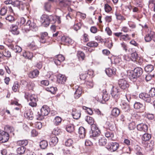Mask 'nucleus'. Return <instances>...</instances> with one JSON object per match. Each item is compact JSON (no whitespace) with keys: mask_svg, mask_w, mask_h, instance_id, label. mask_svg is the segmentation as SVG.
Returning a JSON list of instances; mask_svg holds the SVG:
<instances>
[{"mask_svg":"<svg viewBox=\"0 0 155 155\" xmlns=\"http://www.w3.org/2000/svg\"><path fill=\"white\" fill-rule=\"evenodd\" d=\"M49 109L48 107L46 105H44L41 108L40 113L39 112L38 113L37 119L38 120H41L43 118L44 116H46L48 114L49 112Z\"/></svg>","mask_w":155,"mask_h":155,"instance_id":"1","label":"nucleus"},{"mask_svg":"<svg viewBox=\"0 0 155 155\" xmlns=\"http://www.w3.org/2000/svg\"><path fill=\"white\" fill-rule=\"evenodd\" d=\"M143 73V70L140 67H137L134 68L133 73L132 75L133 78H136L140 77Z\"/></svg>","mask_w":155,"mask_h":155,"instance_id":"2","label":"nucleus"},{"mask_svg":"<svg viewBox=\"0 0 155 155\" xmlns=\"http://www.w3.org/2000/svg\"><path fill=\"white\" fill-rule=\"evenodd\" d=\"M91 136L93 137H97L100 134V131L97 124H92L91 127Z\"/></svg>","mask_w":155,"mask_h":155,"instance_id":"3","label":"nucleus"},{"mask_svg":"<svg viewBox=\"0 0 155 155\" xmlns=\"http://www.w3.org/2000/svg\"><path fill=\"white\" fill-rule=\"evenodd\" d=\"M26 26L29 27V29L28 28H27L33 31H36L38 30V28L33 21H32L30 20H28L26 24Z\"/></svg>","mask_w":155,"mask_h":155,"instance_id":"4","label":"nucleus"},{"mask_svg":"<svg viewBox=\"0 0 155 155\" xmlns=\"http://www.w3.org/2000/svg\"><path fill=\"white\" fill-rule=\"evenodd\" d=\"M9 138V134L6 131H3L0 133V142L5 143L7 142Z\"/></svg>","mask_w":155,"mask_h":155,"instance_id":"5","label":"nucleus"},{"mask_svg":"<svg viewBox=\"0 0 155 155\" xmlns=\"http://www.w3.org/2000/svg\"><path fill=\"white\" fill-rule=\"evenodd\" d=\"M118 84L120 87L123 89L128 88L129 86V83L124 79H119Z\"/></svg>","mask_w":155,"mask_h":155,"instance_id":"6","label":"nucleus"},{"mask_svg":"<svg viewBox=\"0 0 155 155\" xmlns=\"http://www.w3.org/2000/svg\"><path fill=\"white\" fill-rule=\"evenodd\" d=\"M64 60L65 58L64 56L62 54H59L55 56L53 59V61L57 65H59Z\"/></svg>","mask_w":155,"mask_h":155,"instance_id":"7","label":"nucleus"},{"mask_svg":"<svg viewBox=\"0 0 155 155\" xmlns=\"http://www.w3.org/2000/svg\"><path fill=\"white\" fill-rule=\"evenodd\" d=\"M119 146V145L117 143L111 142L108 144V145L107 146L106 148L110 150L114 151L118 148Z\"/></svg>","mask_w":155,"mask_h":155,"instance_id":"8","label":"nucleus"},{"mask_svg":"<svg viewBox=\"0 0 155 155\" xmlns=\"http://www.w3.org/2000/svg\"><path fill=\"white\" fill-rule=\"evenodd\" d=\"M119 89L116 87H113L111 91L112 96L117 100L119 97Z\"/></svg>","mask_w":155,"mask_h":155,"instance_id":"9","label":"nucleus"},{"mask_svg":"<svg viewBox=\"0 0 155 155\" xmlns=\"http://www.w3.org/2000/svg\"><path fill=\"white\" fill-rule=\"evenodd\" d=\"M139 97L140 99L148 103L152 101V98L150 95L146 93H140L139 95Z\"/></svg>","mask_w":155,"mask_h":155,"instance_id":"10","label":"nucleus"},{"mask_svg":"<svg viewBox=\"0 0 155 155\" xmlns=\"http://www.w3.org/2000/svg\"><path fill=\"white\" fill-rule=\"evenodd\" d=\"M41 19L43 25L45 26H47L49 25V16L46 15H43L41 17Z\"/></svg>","mask_w":155,"mask_h":155,"instance_id":"11","label":"nucleus"},{"mask_svg":"<svg viewBox=\"0 0 155 155\" xmlns=\"http://www.w3.org/2000/svg\"><path fill=\"white\" fill-rule=\"evenodd\" d=\"M30 102L29 103V105L32 107H35L37 106L36 102L38 101V99L36 96L34 94H32L30 96Z\"/></svg>","mask_w":155,"mask_h":155,"instance_id":"12","label":"nucleus"},{"mask_svg":"<svg viewBox=\"0 0 155 155\" xmlns=\"http://www.w3.org/2000/svg\"><path fill=\"white\" fill-rule=\"evenodd\" d=\"M72 115L74 119H78L81 117V111L79 110H77L75 108H73L72 109Z\"/></svg>","mask_w":155,"mask_h":155,"instance_id":"13","label":"nucleus"},{"mask_svg":"<svg viewBox=\"0 0 155 155\" xmlns=\"http://www.w3.org/2000/svg\"><path fill=\"white\" fill-rule=\"evenodd\" d=\"M137 129L141 131L146 132L148 130V127L146 124L143 123L138 124L137 126Z\"/></svg>","mask_w":155,"mask_h":155,"instance_id":"14","label":"nucleus"},{"mask_svg":"<svg viewBox=\"0 0 155 155\" xmlns=\"http://www.w3.org/2000/svg\"><path fill=\"white\" fill-rule=\"evenodd\" d=\"M50 23L51 22L52 24L55 23L57 22L58 24H60L61 23V20L60 17L59 16H52V15H49Z\"/></svg>","mask_w":155,"mask_h":155,"instance_id":"15","label":"nucleus"},{"mask_svg":"<svg viewBox=\"0 0 155 155\" xmlns=\"http://www.w3.org/2000/svg\"><path fill=\"white\" fill-rule=\"evenodd\" d=\"M26 149L24 146H22L18 147L17 150V151L18 153L20 154H22L24 153L25 152V154L26 155H29L28 153H30V151L27 150L25 151Z\"/></svg>","mask_w":155,"mask_h":155,"instance_id":"16","label":"nucleus"},{"mask_svg":"<svg viewBox=\"0 0 155 155\" xmlns=\"http://www.w3.org/2000/svg\"><path fill=\"white\" fill-rule=\"evenodd\" d=\"M105 71L109 77H111L116 74V69L112 68H106Z\"/></svg>","mask_w":155,"mask_h":155,"instance_id":"17","label":"nucleus"},{"mask_svg":"<svg viewBox=\"0 0 155 155\" xmlns=\"http://www.w3.org/2000/svg\"><path fill=\"white\" fill-rule=\"evenodd\" d=\"M61 41L65 43L66 44H71L73 42V41L70 37L66 36H64L61 38Z\"/></svg>","mask_w":155,"mask_h":155,"instance_id":"18","label":"nucleus"},{"mask_svg":"<svg viewBox=\"0 0 155 155\" xmlns=\"http://www.w3.org/2000/svg\"><path fill=\"white\" fill-rule=\"evenodd\" d=\"M66 77L64 75L59 74L58 76L57 81L59 83L64 84L66 81Z\"/></svg>","mask_w":155,"mask_h":155,"instance_id":"19","label":"nucleus"},{"mask_svg":"<svg viewBox=\"0 0 155 155\" xmlns=\"http://www.w3.org/2000/svg\"><path fill=\"white\" fill-rule=\"evenodd\" d=\"M154 35V33L151 31L146 34L144 38L145 41L147 42L151 41L153 39Z\"/></svg>","mask_w":155,"mask_h":155,"instance_id":"20","label":"nucleus"},{"mask_svg":"<svg viewBox=\"0 0 155 155\" xmlns=\"http://www.w3.org/2000/svg\"><path fill=\"white\" fill-rule=\"evenodd\" d=\"M24 115L25 117L27 119L31 120L33 118V113L30 110H28L25 111Z\"/></svg>","mask_w":155,"mask_h":155,"instance_id":"21","label":"nucleus"},{"mask_svg":"<svg viewBox=\"0 0 155 155\" xmlns=\"http://www.w3.org/2000/svg\"><path fill=\"white\" fill-rule=\"evenodd\" d=\"M78 133L81 138H84L86 135L85 130L83 127H81L78 129Z\"/></svg>","mask_w":155,"mask_h":155,"instance_id":"22","label":"nucleus"},{"mask_svg":"<svg viewBox=\"0 0 155 155\" xmlns=\"http://www.w3.org/2000/svg\"><path fill=\"white\" fill-rule=\"evenodd\" d=\"M39 71L35 69L31 72L28 74L29 77L31 78H35L37 77L39 74Z\"/></svg>","mask_w":155,"mask_h":155,"instance_id":"23","label":"nucleus"},{"mask_svg":"<svg viewBox=\"0 0 155 155\" xmlns=\"http://www.w3.org/2000/svg\"><path fill=\"white\" fill-rule=\"evenodd\" d=\"M75 89H76V91L74 94H78V96L77 95L76 96V94H75L74 95V96L75 99H78L81 95L82 93V89L81 87H79L78 86L76 87Z\"/></svg>","mask_w":155,"mask_h":155,"instance_id":"24","label":"nucleus"},{"mask_svg":"<svg viewBox=\"0 0 155 155\" xmlns=\"http://www.w3.org/2000/svg\"><path fill=\"white\" fill-rule=\"evenodd\" d=\"M71 4V2L68 0H63L60 1L59 3V5L62 7H65Z\"/></svg>","mask_w":155,"mask_h":155,"instance_id":"25","label":"nucleus"},{"mask_svg":"<svg viewBox=\"0 0 155 155\" xmlns=\"http://www.w3.org/2000/svg\"><path fill=\"white\" fill-rule=\"evenodd\" d=\"M120 114V110L116 107L114 108L111 112V114L115 117H117Z\"/></svg>","mask_w":155,"mask_h":155,"instance_id":"26","label":"nucleus"},{"mask_svg":"<svg viewBox=\"0 0 155 155\" xmlns=\"http://www.w3.org/2000/svg\"><path fill=\"white\" fill-rule=\"evenodd\" d=\"M48 34L46 32L42 33L41 34L40 42L42 43H45L46 42V39L48 38Z\"/></svg>","mask_w":155,"mask_h":155,"instance_id":"27","label":"nucleus"},{"mask_svg":"<svg viewBox=\"0 0 155 155\" xmlns=\"http://www.w3.org/2000/svg\"><path fill=\"white\" fill-rule=\"evenodd\" d=\"M107 143V140L104 137H101L99 139L98 143L100 146H104Z\"/></svg>","mask_w":155,"mask_h":155,"instance_id":"28","label":"nucleus"},{"mask_svg":"<svg viewBox=\"0 0 155 155\" xmlns=\"http://www.w3.org/2000/svg\"><path fill=\"white\" fill-rule=\"evenodd\" d=\"M23 56L25 58L29 59H31L33 57L32 53L29 51H25L23 53Z\"/></svg>","mask_w":155,"mask_h":155,"instance_id":"29","label":"nucleus"},{"mask_svg":"<svg viewBox=\"0 0 155 155\" xmlns=\"http://www.w3.org/2000/svg\"><path fill=\"white\" fill-rule=\"evenodd\" d=\"M29 6V5L28 2H23L21 1L19 8H21L22 10H23L25 8L27 9H28Z\"/></svg>","mask_w":155,"mask_h":155,"instance_id":"30","label":"nucleus"},{"mask_svg":"<svg viewBox=\"0 0 155 155\" xmlns=\"http://www.w3.org/2000/svg\"><path fill=\"white\" fill-rule=\"evenodd\" d=\"M121 105L122 108L125 111L128 112L130 110V106L127 103L123 102Z\"/></svg>","mask_w":155,"mask_h":155,"instance_id":"31","label":"nucleus"},{"mask_svg":"<svg viewBox=\"0 0 155 155\" xmlns=\"http://www.w3.org/2000/svg\"><path fill=\"white\" fill-rule=\"evenodd\" d=\"M136 154L137 155H143L142 150L141 147L139 146L136 145L135 147Z\"/></svg>","mask_w":155,"mask_h":155,"instance_id":"32","label":"nucleus"},{"mask_svg":"<svg viewBox=\"0 0 155 155\" xmlns=\"http://www.w3.org/2000/svg\"><path fill=\"white\" fill-rule=\"evenodd\" d=\"M105 137L109 138V139L111 140H113L114 137L113 133L111 131H107L105 133Z\"/></svg>","mask_w":155,"mask_h":155,"instance_id":"33","label":"nucleus"},{"mask_svg":"<svg viewBox=\"0 0 155 155\" xmlns=\"http://www.w3.org/2000/svg\"><path fill=\"white\" fill-rule=\"evenodd\" d=\"M151 138V135L150 134L145 133L142 136L141 139L142 140L146 141L149 140Z\"/></svg>","mask_w":155,"mask_h":155,"instance_id":"34","label":"nucleus"},{"mask_svg":"<svg viewBox=\"0 0 155 155\" xmlns=\"http://www.w3.org/2000/svg\"><path fill=\"white\" fill-rule=\"evenodd\" d=\"M48 146V143L45 140H42L40 142V146L42 149L46 148Z\"/></svg>","mask_w":155,"mask_h":155,"instance_id":"35","label":"nucleus"},{"mask_svg":"<svg viewBox=\"0 0 155 155\" xmlns=\"http://www.w3.org/2000/svg\"><path fill=\"white\" fill-rule=\"evenodd\" d=\"M20 87V85L18 82H15L13 84L12 87V90L15 92H16L18 90Z\"/></svg>","mask_w":155,"mask_h":155,"instance_id":"36","label":"nucleus"},{"mask_svg":"<svg viewBox=\"0 0 155 155\" xmlns=\"http://www.w3.org/2000/svg\"><path fill=\"white\" fill-rule=\"evenodd\" d=\"M66 130L69 133H71L74 130V125L73 124L68 125L66 127Z\"/></svg>","mask_w":155,"mask_h":155,"instance_id":"37","label":"nucleus"},{"mask_svg":"<svg viewBox=\"0 0 155 155\" xmlns=\"http://www.w3.org/2000/svg\"><path fill=\"white\" fill-rule=\"evenodd\" d=\"M35 84L33 82L30 81L27 84V88L29 90H33Z\"/></svg>","mask_w":155,"mask_h":155,"instance_id":"38","label":"nucleus"},{"mask_svg":"<svg viewBox=\"0 0 155 155\" xmlns=\"http://www.w3.org/2000/svg\"><path fill=\"white\" fill-rule=\"evenodd\" d=\"M28 141L27 140H23L18 141L17 143L18 145L22 146H25L28 144Z\"/></svg>","mask_w":155,"mask_h":155,"instance_id":"39","label":"nucleus"},{"mask_svg":"<svg viewBox=\"0 0 155 155\" xmlns=\"http://www.w3.org/2000/svg\"><path fill=\"white\" fill-rule=\"evenodd\" d=\"M85 120L88 124L91 125V127L92 124H94V120L93 118L90 116H87L85 119Z\"/></svg>","mask_w":155,"mask_h":155,"instance_id":"40","label":"nucleus"},{"mask_svg":"<svg viewBox=\"0 0 155 155\" xmlns=\"http://www.w3.org/2000/svg\"><path fill=\"white\" fill-rule=\"evenodd\" d=\"M18 27L17 25H12L11 31L14 35H18L19 33V31L18 30Z\"/></svg>","mask_w":155,"mask_h":155,"instance_id":"41","label":"nucleus"},{"mask_svg":"<svg viewBox=\"0 0 155 155\" xmlns=\"http://www.w3.org/2000/svg\"><path fill=\"white\" fill-rule=\"evenodd\" d=\"M154 69L153 66L151 64H149L145 68V71L147 72H151Z\"/></svg>","mask_w":155,"mask_h":155,"instance_id":"42","label":"nucleus"},{"mask_svg":"<svg viewBox=\"0 0 155 155\" xmlns=\"http://www.w3.org/2000/svg\"><path fill=\"white\" fill-rule=\"evenodd\" d=\"M87 45L90 47H96L98 45V44L94 41H91L87 44Z\"/></svg>","mask_w":155,"mask_h":155,"instance_id":"43","label":"nucleus"},{"mask_svg":"<svg viewBox=\"0 0 155 155\" xmlns=\"http://www.w3.org/2000/svg\"><path fill=\"white\" fill-rule=\"evenodd\" d=\"M62 121V119L61 118L58 116L56 117L54 120V124L56 125H58L60 124Z\"/></svg>","mask_w":155,"mask_h":155,"instance_id":"44","label":"nucleus"},{"mask_svg":"<svg viewBox=\"0 0 155 155\" xmlns=\"http://www.w3.org/2000/svg\"><path fill=\"white\" fill-rule=\"evenodd\" d=\"M131 60L133 61H137L138 60V57L137 54L136 52H134L131 54Z\"/></svg>","mask_w":155,"mask_h":155,"instance_id":"45","label":"nucleus"},{"mask_svg":"<svg viewBox=\"0 0 155 155\" xmlns=\"http://www.w3.org/2000/svg\"><path fill=\"white\" fill-rule=\"evenodd\" d=\"M77 55L78 58L80 59L81 58L82 60H83L85 57V55L84 53L81 51H78L77 53Z\"/></svg>","mask_w":155,"mask_h":155,"instance_id":"46","label":"nucleus"},{"mask_svg":"<svg viewBox=\"0 0 155 155\" xmlns=\"http://www.w3.org/2000/svg\"><path fill=\"white\" fill-rule=\"evenodd\" d=\"M61 132V129L57 127L54 129L52 131V134L55 135H57L60 134Z\"/></svg>","mask_w":155,"mask_h":155,"instance_id":"47","label":"nucleus"},{"mask_svg":"<svg viewBox=\"0 0 155 155\" xmlns=\"http://www.w3.org/2000/svg\"><path fill=\"white\" fill-rule=\"evenodd\" d=\"M120 40H123L125 41L130 39V38L129 37V35L126 34L125 35H122L120 37Z\"/></svg>","mask_w":155,"mask_h":155,"instance_id":"48","label":"nucleus"},{"mask_svg":"<svg viewBox=\"0 0 155 155\" xmlns=\"http://www.w3.org/2000/svg\"><path fill=\"white\" fill-rule=\"evenodd\" d=\"M3 57L9 58L11 56V53L7 50L5 49L2 52V54Z\"/></svg>","mask_w":155,"mask_h":155,"instance_id":"49","label":"nucleus"},{"mask_svg":"<svg viewBox=\"0 0 155 155\" xmlns=\"http://www.w3.org/2000/svg\"><path fill=\"white\" fill-rule=\"evenodd\" d=\"M85 84L88 88H91L94 86V84L92 80L86 81Z\"/></svg>","mask_w":155,"mask_h":155,"instance_id":"50","label":"nucleus"},{"mask_svg":"<svg viewBox=\"0 0 155 155\" xmlns=\"http://www.w3.org/2000/svg\"><path fill=\"white\" fill-rule=\"evenodd\" d=\"M58 142V139L56 136H54L52 137L51 140V142L55 145Z\"/></svg>","mask_w":155,"mask_h":155,"instance_id":"51","label":"nucleus"},{"mask_svg":"<svg viewBox=\"0 0 155 155\" xmlns=\"http://www.w3.org/2000/svg\"><path fill=\"white\" fill-rule=\"evenodd\" d=\"M7 132L8 133V134H12L13 135H14V133L13 132L14 131V129L12 127H8L6 129Z\"/></svg>","mask_w":155,"mask_h":155,"instance_id":"52","label":"nucleus"},{"mask_svg":"<svg viewBox=\"0 0 155 155\" xmlns=\"http://www.w3.org/2000/svg\"><path fill=\"white\" fill-rule=\"evenodd\" d=\"M46 89L47 91L51 92L53 94H54L57 90V88L54 87H51L50 88H46Z\"/></svg>","mask_w":155,"mask_h":155,"instance_id":"53","label":"nucleus"},{"mask_svg":"<svg viewBox=\"0 0 155 155\" xmlns=\"http://www.w3.org/2000/svg\"><path fill=\"white\" fill-rule=\"evenodd\" d=\"M104 9L106 12L108 13L112 10V8L108 4H106L104 5Z\"/></svg>","mask_w":155,"mask_h":155,"instance_id":"54","label":"nucleus"},{"mask_svg":"<svg viewBox=\"0 0 155 155\" xmlns=\"http://www.w3.org/2000/svg\"><path fill=\"white\" fill-rule=\"evenodd\" d=\"M136 126L135 123L134 122H132L129 124L128 128L130 130L134 129L136 128Z\"/></svg>","mask_w":155,"mask_h":155,"instance_id":"55","label":"nucleus"},{"mask_svg":"<svg viewBox=\"0 0 155 155\" xmlns=\"http://www.w3.org/2000/svg\"><path fill=\"white\" fill-rule=\"evenodd\" d=\"M134 107L136 109H140L143 107V105L139 102H136L134 104Z\"/></svg>","mask_w":155,"mask_h":155,"instance_id":"56","label":"nucleus"},{"mask_svg":"<svg viewBox=\"0 0 155 155\" xmlns=\"http://www.w3.org/2000/svg\"><path fill=\"white\" fill-rule=\"evenodd\" d=\"M7 7H3L0 10V13L2 15H5L7 12Z\"/></svg>","mask_w":155,"mask_h":155,"instance_id":"57","label":"nucleus"},{"mask_svg":"<svg viewBox=\"0 0 155 155\" xmlns=\"http://www.w3.org/2000/svg\"><path fill=\"white\" fill-rule=\"evenodd\" d=\"M115 15L116 16L117 19L118 20L120 21H123L126 20L125 18L121 15L120 14L116 13Z\"/></svg>","mask_w":155,"mask_h":155,"instance_id":"58","label":"nucleus"},{"mask_svg":"<svg viewBox=\"0 0 155 155\" xmlns=\"http://www.w3.org/2000/svg\"><path fill=\"white\" fill-rule=\"evenodd\" d=\"M73 140L71 139H68L65 142V145L66 146L70 147L73 143Z\"/></svg>","mask_w":155,"mask_h":155,"instance_id":"59","label":"nucleus"},{"mask_svg":"<svg viewBox=\"0 0 155 155\" xmlns=\"http://www.w3.org/2000/svg\"><path fill=\"white\" fill-rule=\"evenodd\" d=\"M81 24L80 23H79L74 25L73 27V28L74 30L77 31L81 28Z\"/></svg>","mask_w":155,"mask_h":155,"instance_id":"60","label":"nucleus"},{"mask_svg":"<svg viewBox=\"0 0 155 155\" xmlns=\"http://www.w3.org/2000/svg\"><path fill=\"white\" fill-rule=\"evenodd\" d=\"M149 95L152 98L153 97L155 96V88H152L151 89L149 92Z\"/></svg>","mask_w":155,"mask_h":155,"instance_id":"61","label":"nucleus"},{"mask_svg":"<svg viewBox=\"0 0 155 155\" xmlns=\"http://www.w3.org/2000/svg\"><path fill=\"white\" fill-rule=\"evenodd\" d=\"M13 49L16 52H20L22 51V48L18 45H15V47H13Z\"/></svg>","mask_w":155,"mask_h":155,"instance_id":"62","label":"nucleus"},{"mask_svg":"<svg viewBox=\"0 0 155 155\" xmlns=\"http://www.w3.org/2000/svg\"><path fill=\"white\" fill-rule=\"evenodd\" d=\"M91 32L94 34L97 33L98 31L97 28L95 26L91 27L90 29Z\"/></svg>","mask_w":155,"mask_h":155,"instance_id":"63","label":"nucleus"},{"mask_svg":"<svg viewBox=\"0 0 155 155\" xmlns=\"http://www.w3.org/2000/svg\"><path fill=\"white\" fill-rule=\"evenodd\" d=\"M28 47L32 50H34L36 48V46L35 45V43L32 42L28 45Z\"/></svg>","mask_w":155,"mask_h":155,"instance_id":"64","label":"nucleus"}]
</instances>
